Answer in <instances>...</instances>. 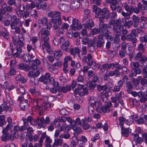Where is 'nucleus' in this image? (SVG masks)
<instances>
[{"mask_svg": "<svg viewBox=\"0 0 147 147\" xmlns=\"http://www.w3.org/2000/svg\"><path fill=\"white\" fill-rule=\"evenodd\" d=\"M49 17L51 18V21L53 24V27L54 30H56L59 28V26L61 24L60 12L59 11H50L48 13Z\"/></svg>", "mask_w": 147, "mask_h": 147, "instance_id": "f257e3e1", "label": "nucleus"}, {"mask_svg": "<svg viewBox=\"0 0 147 147\" xmlns=\"http://www.w3.org/2000/svg\"><path fill=\"white\" fill-rule=\"evenodd\" d=\"M8 16V18L11 19V22L10 24V27L12 30H14L15 33L17 34H20L21 30L19 27L22 26L21 22H20V19L18 18L15 15H11L7 13Z\"/></svg>", "mask_w": 147, "mask_h": 147, "instance_id": "f03ea898", "label": "nucleus"}, {"mask_svg": "<svg viewBox=\"0 0 147 147\" xmlns=\"http://www.w3.org/2000/svg\"><path fill=\"white\" fill-rule=\"evenodd\" d=\"M123 6L125 8V10L130 13L132 14L133 12H134L136 14L138 13L141 10L140 7V5L139 4L138 5V7L134 8L133 6H130L126 2L123 4Z\"/></svg>", "mask_w": 147, "mask_h": 147, "instance_id": "7ed1b4c3", "label": "nucleus"}, {"mask_svg": "<svg viewBox=\"0 0 147 147\" xmlns=\"http://www.w3.org/2000/svg\"><path fill=\"white\" fill-rule=\"evenodd\" d=\"M82 22L85 28L88 29H91L94 26L93 20L88 16H84L83 17Z\"/></svg>", "mask_w": 147, "mask_h": 147, "instance_id": "20e7f679", "label": "nucleus"}, {"mask_svg": "<svg viewBox=\"0 0 147 147\" xmlns=\"http://www.w3.org/2000/svg\"><path fill=\"white\" fill-rule=\"evenodd\" d=\"M48 19L45 17L43 16L40 18L38 21V26L40 28L46 26V28H51L52 25L50 23H48Z\"/></svg>", "mask_w": 147, "mask_h": 147, "instance_id": "39448f33", "label": "nucleus"}, {"mask_svg": "<svg viewBox=\"0 0 147 147\" xmlns=\"http://www.w3.org/2000/svg\"><path fill=\"white\" fill-rule=\"evenodd\" d=\"M51 28L47 29L45 28H42L40 31L38 36L40 38L44 39V38L49 37L50 35Z\"/></svg>", "mask_w": 147, "mask_h": 147, "instance_id": "423d86ee", "label": "nucleus"}, {"mask_svg": "<svg viewBox=\"0 0 147 147\" xmlns=\"http://www.w3.org/2000/svg\"><path fill=\"white\" fill-rule=\"evenodd\" d=\"M70 26L71 29L74 30H80L82 27V25L80 23L79 20L74 18L72 20V24Z\"/></svg>", "mask_w": 147, "mask_h": 147, "instance_id": "0eeeda50", "label": "nucleus"}, {"mask_svg": "<svg viewBox=\"0 0 147 147\" xmlns=\"http://www.w3.org/2000/svg\"><path fill=\"white\" fill-rule=\"evenodd\" d=\"M135 120L137 123L138 124H143L145 125H147V114H141L139 119L136 116L135 117Z\"/></svg>", "mask_w": 147, "mask_h": 147, "instance_id": "6e6552de", "label": "nucleus"}, {"mask_svg": "<svg viewBox=\"0 0 147 147\" xmlns=\"http://www.w3.org/2000/svg\"><path fill=\"white\" fill-rule=\"evenodd\" d=\"M115 21V26L113 27V30L114 31V32H116L117 35L119 36L120 35V33L117 30L118 29L123 26V25L121 24V20L120 19H117Z\"/></svg>", "mask_w": 147, "mask_h": 147, "instance_id": "1a4fd4ad", "label": "nucleus"}, {"mask_svg": "<svg viewBox=\"0 0 147 147\" xmlns=\"http://www.w3.org/2000/svg\"><path fill=\"white\" fill-rule=\"evenodd\" d=\"M3 110L9 111L10 112L12 111L11 107L7 105V102L5 101H4L3 103L0 106V113H1Z\"/></svg>", "mask_w": 147, "mask_h": 147, "instance_id": "9d476101", "label": "nucleus"}, {"mask_svg": "<svg viewBox=\"0 0 147 147\" xmlns=\"http://www.w3.org/2000/svg\"><path fill=\"white\" fill-rule=\"evenodd\" d=\"M49 40V37L44 38L43 40L44 42L42 45V49L43 50H47L51 49V47L48 41Z\"/></svg>", "mask_w": 147, "mask_h": 147, "instance_id": "9b49d317", "label": "nucleus"}, {"mask_svg": "<svg viewBox=\"0 0 147 147\" xmlns=\"http://www.w3.org/2000/svg\"><path fill=\"white\" fill-rule=\"evenodd\" d=\"M70 46L69 42L68 40H66L62 44L61 47V50L65 52H69V49Z\"/></svg>", "mask_w": 147, "mask_h": 147, "instance_id": "f8f14e48", "label": "nucleus"}, {"mask_svg": "<svg viewBox=\"0 0 147 147\" xmlns=\"http://www.w3.org/2000/svg\"><path fill=\"white\" fill-rule=\"evenodd\" d=\"M50 77V74L49 73H47L45 75H42L39 78V80L40 82H42L44 84H47L49 78Z\"/></svg>", "mask_w": 147, "mask_h": 147, "instance_id": "ddd939ff", "label": "nucleus"}, {"mask_svg": "<svg viewBox=\"0 0 147 147\" xmlns=\"http://www.w3.org/2000/svg\"><path fill=\"white\" fill-rule=\"evenodd\" d=\"M38 128L40 129L42 127L44 128L46 126L45 123V119L43 117H37Z\"/></svg>", "mask_w": 147, "mask_h": 147, "instance_id": "4468645a", "label": "nucleus"}, {"mask_svg": "<svg viewBox=\"0 0 147 147\" xmlns=\"http://www.w3.org/2000/svg\"><path fill=\"white\" fill-rule=\"evenodd\" d=\"M140 102L141 103H144L147 101V89L146 92H141L139 96Z\"/></svg>", "mask_w": 147, "mask_h": 147, "instance_id": "2eb2a0df", "label": "nucleus"}, {"mask_svg": "<svg viewBox=\"0 0 147 147\" xmlns=\"http://www.w3.org/2000/svg\"><path fill=\"white\" fill-rule=\"evenodd\" d=\"M82 57V58L81 59H82L83 62L88 64L92 61V55L90 53H88L86 56H83V57Z\"/></svg>", "mask_w": 147, "mask_h": 147, "instance_id": "dca6fc26", "label": "nucleus"}, {"mask_svg": "<svg viewBox=\"0 0 147 147\" xmlns=\"http://www.w3.org/2000/svg\"><path fill=\"white\" fill-rule=\"evenodd\" d=\"M24 40L18 39L17 41L16 39L14 37H13V42L15 45H18V48H21L24 45L23 42Z\"/></svg>", "mask_w": 147, "mask_h": 147, "instance_id": "f3484780", "label": "nucleus"}, {"mask_svg": "<svg viewBox=\"0 0 147 147\" xmlns=\"http://www.w3.org/2000/svg\"><path fill=\"white\" fill-rule=\"evenodd\" d=\"M58 7L62 11L68 12L69 11L70 6L67 4L61 3L59 5Z\"/></svg>", "mask_w": 147, "mask_h": 147, "instance_id": "a211bd4d", "label": "nucleus"}, {"mask_svg": "<svg viewBox=\"0 0 147 147\" xmlns=\"http://www.w3.org/2000/svg\"><path fill=\"white\" fill-rule=\"evenodd\" d=\"M80 6V3L78 1H73L70 6V8L72 10L78 9Z\"/></svg>", "mask_w": 147, "mask_h": 147, "instance_id": "6ab92c4d", "label": "nucleus"}, {"mask_svg": "<svg viewBox=\"0 0 147 147\" xmlns=\"http://www.w3.org/2000/svg\"><path fill=\"white\" fill-rule=\"evenodd\" d=\"M47 5L45 2H39L36 3V8L39 9H42V10H45L46 9Z\"/></svg>", "mask_w": 147, "mask_h": 147, "instance_id": "aec40b11", "label": "nucleus"}, {"mask_svg": "<svg viewBox=\"0 0 147 147\" xmlns=\"http://www.w3.org/2000/svg\"><path fill=\"white\" fill-rule=\"evenodd\" d=\"M141 71L140 68L131 70V72L129 75L130 78H133L134 77L136 76L137 74H140Z\"/></svg>", "mask_w": 147, "mask_h": 147, "instance_id": "412c9836", "label": "nucleus"}, {"mask_svg": "<svg viewBox=\"0 0 147 147\" xmlns=\"http://www.w3.org/2000/svg\"><path fill=\"white\" fill-rule=\"evenodd\" d=\"M72 127L74 131V135L75 136H77L82 132L81 128L80 127H77L76 125H74Z\"/></svg>", "mask_w": 147, "mask_h": 147, "instance_id": "4be33fe9", "label": "nucleus"}, {"mask_svg": "<svg viewBox=\"0 0 147 147\" xmlns=\"http://www.w3.org/2000/svg\"><path fill=\"white\" fill-rule=\"evenodd\" d=\"M95 102L93 100H92L91 98L89 100V102L90 104H93V105H91L89 106L88 109V111L89 114L90 115H92L93 113L94 110V108L93 107L94 102Z\"/></svg>", "mask_w": 147, "mask_h": 147, "instance_id": "5701e85b", "label": "nucleus"}, {"mask_svg": "<svg viewBox=\"0 0 147 147\" xmlns=\"http://www.w3.org/2000/svg\"><path fill=\"white\" fill-rule=\"evenodd\" d=\"M68 51L71 54L74 56H75L76 54H78L80 53V49L78 47H75L74 48L70 47Z\"/></svg>", "mask_w": 147, "mask_h": 147, "instance_id": "b1692460", "label": "nucleus"}, {"mask_svg": "<svg viewBox=\"0 0 147 147\" xmlns=\"http://www.w3.org/2000/svg\"><path fill=\"white\" fill-rule=\"evenodd\" d=\"M134 88L133 84L130 82H127V84H125V90L128 93H130L131 92L132 89Z\"/></svg>", "mask_w": 147, "mask_h": 147, "instance_id": "393cba45", "label": "nucleus"}, {"mask_svg": "<svg viewBox=\"0 0 147 147\" xmlns=\"http://www.w3.org/2000/svg\"><path fill=\"white\" fill-rule=\"evenodd\" d=\"M98 39L97 46L98 47H101L105 43V41L103 39V35H100L98 37Z\"/></svg>", "mask_w": 147, "mask_h": 147, "instance_id": "a878e982", "label": "nucleus"}, {"mask_svg": "<svg viewBox=\"0 0 147 147\" xmlns=\"http://www.w3.org/2000/svg\"><path fill=\"white\" fill-rule=\"evenodd\" d=\"M132 138H134V140L132 139V141H136L137 142L140 144L142 142V139L141 138L139 137V134H131Z\"/></svg>", "mask_w": 147, "mask_h": 147, "instance_id": "bb28decb", "label": "nucleus"}, {"mask_svg": "<svg viewBox=\"0 0 147 147\" xmlns=\"http://www.w3.org/2000/svg\"><path fill=\"white\" fill-rule=\"evenodd\" d=\"M71 89V86L69 85L67 86L66 87L63 86H60L58 88L59 91L62 92L64 93H66L67 91H69Z\"/></svg>", "mask_w": 147, "mask_h": 147, "instance_id": "cd10ccee", "label": "nucleus"}, {"mask_svg": "<svg viewBox=\"0 0 147 147\" xmlns=\"http://www.w3.org/2000/svg\"><path fill=\"white\" fill-rule=\"evenodd\" d=\"M88 65L91 66L92 69L94 70L96 69V67L98 69H99L100 67V64L99 63H97L94 61H91L88 64Z\"/></svg>", "mask_w": 147, "mask_h": 147, "instance_id": "c85d7f7f", "label": "nucleus"}, {"mask_svg": "<svg viewBox=\"0 0 147 147\" xmlns=\"http://www.w3.org/2000/svg\"><path fill=\"white\" fill-rule=\"evenodd\" d=\"M99 26L100 33H104L105 34L107 33L108 31L105 26V24H99Z\"/></svg>", "mask_w": 147, "mask_h": 147, "instance_id": "c756f323", "label": "nucleus"}, {"mask_svg": "<svg viewBox=\"0 0 147 147\" xmlns=\"http://www.w3.org/2000/svg\"><path fill=\"white\" fill-rule=\"evenodd\" d=\"M131 46L129 43H125L123 42L121 45V49L124 51H127V50L130 51V50Z\"/></svg>", "mask_w": 147, "mask_h": 147, "instance_id": "7c9ffc66", "label": "nucleus"}, {"mask_svg": "<svg viewBox=\"0 0 147 147\" xmlns=\"http://www.w3.org/2000/svg\"><path fill=\"white\" fill-rule=\"evenodd\" d=\"M20 0H8L7 2L8 4L9 5H13L17 7L18 5H20Z\"/></svg>", "mask_w": 147, "mask_h": 147, "instance_id": "2f4dec72", "label": "nucleus"}, {"mask_svg": "<svg viewBox=\"0 0 147 147\" xmlns=\"http://www.w3.org/2000/svg\"><path fill=\"white\" fill-rule=\"evenodd\" d=\"M126 40L131 41L133 43H135L137 42V39L131 34H128L126 36Z\"/></svg>", "mask_w": 147, "mask_h": 147, "instance_id": "473e14b6", "label": "nucleus"}, {"mask_svg": "<svg viewBox=\"0 0 147 147\" xmlns=\"http://www.w3.org/2000/svg\"><path fill=\"white\" fill-rule=\"evenodd\" d=\"M34 56L32 53H31L29 54H25L24 55L23 58L25 62H28L31 60V58H34Z\"/></svg>", "mask_w": 147, "mask_h": 147, "instance_id": "72a5a7b5", "label": "nucleus"}, {"mask_svg": "<svg viewBox=\"0 0 147 147\" xmlns=\"http://www.w3.org/2000/svg\"><path fill=\"white\" fill-rule=\"evenodd\" d=\"M16 79V81L20 82L22 84H24L27 80V79L24 78L20 74L17 76Z\"/></svg>", "mask_w": 147, "mask_h": 147, "instance_id": "f704fd0d", "label": "nucleus"}, {"mask_svg": "<svg viewBox=\"0 0 147 147\" xmlns=\"http://www.w3.org/2000/svg\"><path fill=\"white\" fill-rule=\"evenodd\" d=\"M40 73L38 71L34 72L32 70L30 71L28 74V76L30 78L38 76Z\"/></svg>", "mask_w": 147, "mask_h": 147, "instance_id": "c9c22d12", "label": "nucleus"}, {"mask_svg": "<svg viewBox=\"0 0 147 147\" xmlns=\"http://www.w3.org/2000/svg\"><path fill=\"white\" fill-rule=\"evenodd\" d=\"M119 99V98L117 96L116 94H115V96H113L111 97V102L113 103H114V107H117L119 105L118 102H117V100H118Z\"/></svg>", "mask_w": 147, "mask_h": 147, "instance_id": "e433bc0d", "label": "nucleus"}, {"mask_svg": "<svg viewBox=\"0 0 147 147\" xmlns=\"http://www.w3.org/2000/svg\"><path fill=\"white\" fill-rule=\"evenodd\" d=\"M94 45V42L92 40L90 43L89 42L88 43V49L90 52H93L95 51V47Z\"/></svg>", "mask_w": 147, "mask_h": 147, "instance_id": "4c0bfd02", "label": "nucleus"}, {"mask_svg": "<svg viewBox=\"0 0 147 147\" xmlns=\"http://www.w3.org/2000/svg\"><path fill=\"white\" fill-rule=\"evenodd\" d=\"M20 101V106L22 110H25L26 108H27L29 107V105L28 103L26 102L24 100Z\"/></svg>", "mask_w": 147, "mask_h": 147, "instance_id": "58836bf2", "label": "nucleus"}, {"mask_svg": "<svg viewBox=\"0 0 147 147\" xmlns=\"http://www.w3.org/2000/svg\"><path fill=\"white\" fill-rule=\"evenodd\" d=\"M45 142L46 147H51L52 145L54 144L52 143L51 139H50V137L48 136L46 137Z\"/></svg>", "mask_w": 147, "mask_h": 147, "instance_id": "ea45409f", "label": "nucleus"}, {"mask_svg": "<svg viewBox=\"0 0 147 147\" xmlns=\"http://www.w3.org/2000/svg\"><path fill=\"white\" fill-rule=\"evenodd\" d=\"M4 134L2 136V140L5 142L7 140H9L11 139L12 136L9 134L3 133Z\"/></svg>", "mask_w": 147, "mask_h": 147, "instance_id": "a19ab883", "label": "nucleus"}, {"mask_svg": "<svg viewBox=\"0 0 147 147\" xmlns=\"http://www.w3.org/2000/svg\"><path fill=\"white\" fill-rule=\"evenodd\" d=\"M140 63L138 62H132L130 64L131 70L136 69L139 68Z\"/></svg>", "mask_w": 147, "mask_h": 147, "instance_id": "79ce46f5", "label": "nucleus"}, {"mask_svg": "<svg viewBox=\"0 0 147 147\" xmlns=\"http://www.w3.org/2000/svg\"><path fill=\"white\" fill-rule=\"evenodd\" d=\"M62 54L63 52L60 50L55 51L54 52V56L57 59H59L62 56Z\"/></svg>", "mask_w": 147, "mask_h": 147, "instance_id": "37998d69", "label": "nucleus"}, {"mask_svg": "<svg viewBox=\"0 0 147 147\" xmlns=\"http://www.w3.org/2000/svg\"><path fill=\"white\" fill-rule=\"evenodd\" d=\"M133 24V22L132 20H129L127 21L126 20L124 22V26L128 28L129 29L132 26Z\"/></svg>", "mask_w": 147, "mask_h": 147, "instance_id": "c03bdc74", "label": "nucleus"}, {"mask_svg": "<svg viewBox=\"0 0 147 147\" xmlns=\"http://www.w3.org/2000/svg\"><path fill=\"white\" fill-rule=\"evenodd\" d=\"M33 104H34V105H36V108L37 109L40 110V111L39 112V114L40 115H42L43 113V112L42 111L43 110L41 109V107H39V105H38V101L36 100H35L34 101V102Z\"/></svg>", "mask_w": 147, "mask_h": 147, "instance_id": "a18cd8bd", "label": "nucleus"}, {"mask_svg": "<svg viewBox=\"0 0 147 147\" xmlns=\"http://www.w3.org/2000/svg\"><path fill=\"white\" fill-rule=\"evenodd\" d=\"M92 40V39L89 38L87 36H85V37L83 38L82 40V43L84 45H86L87 44L88 45L89 42L90 43Z\"/></svg>", "mask_w": 147, "mask_h": 147, "instance_id": "49530a36", "label": "nucleus"}, {"mask_svg": "<svg viewBox=\"0 0 147 147\" xmlns=\"http://www.w3.org/2000/svg\"><path fill=\"white\" fill-rule=\"evenodd\" d=\"M121 133L124 137H127L129 136V130L124 127H121Z\"/></svg>", "mask_w": 147, "mask_h": 147, "instance_id": "de8ad7c7", "label": "nucleus"}, {"mask_svg": "<svg viewBox=\"0 0 147 147\" xmlns=\"http://www.w3.org/2000/svg\"><path fill=\"white\" fill-rule=\"evenodd\" d=\"M104 95H102L101 97V100L105 103H106L108 101L107 97L109 96L108 93L105 92L104 93Z\"/></svg>", "mask_w": 147, "mask_h": 147, "instance_id": "09e8293b", "label": "nucleus"}, {"mask_svg": "<svg viewBox=\"0 0 147 147\" xmlns=\"http://www.w3.org/2000/svg\"><path fill=\"white\" fill-rule=\"evenodd\" d=\"M16 50L17 52L13 54V56L15 58H17L22 53V49L21 48H18V47H17Z\"/></svg>", "mask_w": 147, "mask_h": 147, "instance_id": "8fccbe9b", "label": "nucleus"}, {"mask_svg": "<svg viewBox=\"0 0 147 147\" xmlns=\"http://www.w3.org/2000/svg\"><path fill=\"white\" fill-rule=\"evenodd\" d=\"M129 101L132 105L134 106V105H139V103L138 100L135 98H129Z\"/></svg>", "mask_w": 147, "mask_h": 147, "instance_id": "3c124183", "label": "nucleus"}, {"mask_svg": "<svg viewBox=\"0 0 147 147\" xmlns=\"http://www.w3.org/2000/svg\"><path fill=\"white\" fill-rule=\"evenodd\" d=\"M97 88L98 91H100L102 90L103 91H106L108 88L105 85L101 86L100 84H98L97 86Z\"/></svg>", "mask_w": 147, "mask_h": 147, "instance_id": "603ef678", "label": "nucleus"}, {"mask_svg": "<svg viewBox=\"0 0 147 147\" xmlns=\"http://www.w3.org/2000/svg\"><path fill=\"white\" fill-rule=\"evenodd\" d=\"M5 93H6V97L7 100L9 102V104L11 105L13 104V100L11 99L10 96H9V92L8 91L6 90Z\"/></svg>", "mask_w": 147, "mask_h": 147, "instance_id": "864d4df0", "label": "nucleus"}, {"mask_svg": "<svg viewBox=\"0 0 147 147\" xmlns=\"http://www.w3.org/2000/svg\"><path fill=\"white\" fill-rule=\"evenodd\" d=\"M84 120L83 119L81 120L80 118L77 117L75 121V125H80L81 126L82 124L84 123Z\"/></svg>", "mask_w": 147, "mask_h": 147, "instance_id": "5fc2aeb1", "label": "nucleus"}, {"mask_svg": "<svg viewBox=\"0 0 147 147\" xmlns=\"http://www.w3.org/2000/svg\"><path fill=\"white\" fill-rule=\"evenodd\" d=\"M51 107V104L48 102H45L43 103L41 107L42 110L47 109L48 108Z\"/></svg>", "mask_w": 147, "mask_h": 147, "instance_id": "6e6d98bb", "label": "nucleus"}, {"mask_svg": "<svg viewBox=\"0 0 147 147\" xmlns=\"http://www.w3.org/2000/svg\"><path fill=\"white\" fill-rule=\"evenodd\" d=\"M133 115L130 116L128 117V118L125 120L126 123L128 125H130L132 124L133 122Z\"/></svg>", "mask_w": 147, "mask_h": 147, "instance_id": "4d7b16f0", "label": "nucleus"}, {"mask_svg": "<svg viewBox=\"0 0 147 147\" xmlns=\"http://www.w3.org/2000/svg\"><path fill=\"white\" fill-rule=\"evenodd\" d=\"M29 96L28 94H24L22 96H19L18 99V100L19 101H21L24 100H22L23 99L25 100L24 101H25L27 100V98H29Z\"/></svg>", "mask_w": 147, "mask_h": 147, "instance_id": "13d9d810", "label": "nucleus"}, {"mask_svg": "<svg viewBox=\"0 0 147 147\" xmlns=\"http://www.w3.org/2000/svg\"><path fill=\"white\" fill-rule=\"evenodd\" d=\"M131 14V13H130L129 12H125L124 11L121 12V15L124 17L126 20H128L130 18V15Z\"/></svg>", "mask_w": 147, "mask_h": 147, "instance_id": "bf43d9fd", "label": "nucleus"}, {"mask_svg": "<svg viewBox=\"0 0 147 147\" xmlns=\"http://www.w3.org/2000/svg\"><path fill=\"white\" fill-rule=\"evenodd\" d=\"M12 127V124H7L6 127L3 128L2 130V132L3 133H7L8 131L11 129Z\"/></svg>", "mask_w": 147, "mask_h": 147, "instance_id": "052dcab7", "label": "nucleus"}, {"mask_svg": "<svg viewBox=\"0 0 147 147\" xmlns=\"http://www.w3.org/2000/svg\"><path fill=\"white\" fill-rule=\"evenodd\" d=\"M140 62L142 67L144 65V63L147 61V58L145 55H143V56L138 61Z\"/></svg>", "mask_w": 147, "mask_h": 147, "instance_id": "680f3d73", "label": "nucleus"}, {"mask_svg": "<svg viewBox=\"0 0 147 147\" xmlns=\"http://www.w3.org/2000/svg\"><path fill=\"white\" fill-rule=\"evenodd\" d=\"M71 136L68 132H65L63 134L59 136L60 138H65L67 139L70 138Z\"/></svg>", "mask_w": 147, "mask_h": 147, "instance_id": "e2e57ef3", "label": "nucleus"}, {"mask_svg": "<svg viewBox=\"0 0 147 147\" xmlns=\"http://www.w3.org/2000/svg\"><path fill=\"white\" fill-rule=\"evenodd\" d=\"M82 53L80 54V56L79 55L80 58H82V57H83V56L85 55L87 53V48L86 46H82Z\"/></svg>", "mask_w": 147, "mask_h": 147, "instance_id": "0e129e2a", "label": "nucleus"}, {"mask_svg": "<svg viewBox=\"0 0 147 147\" xmlns=\"http://www.w3.org/2000/svg\"><path fill=\"white\" fill-rule=\"evenodd\" d=\"M27 48L28 52H31V53H32L33 55L35 53V49L32 48L31 45L28 44L27 46Z\"/></svg>", "mask_w": 147, "mask_h": 147, "instance_id": "69168bd1", "label": "nucleus"}, {"mask_svg": "<svg viewBox=\"0 0 147 147\" xmlns=\"http://www.w3.org/2000/svg\"><path fill=\"white\" fill-rule=\"evenodd\" d=\"M109 13V11L108 9L106 7H105L102 10V13L101 14V15L105 16L106 15L108 14Z\"/></svg>", "mask_w": 147, "mask_h": 147, "instance_id": "338daca9", "label": "nucleus"}, {"mask_svg": "<svg viewBox=\"0 0 147 147\" xmlns=\"http://www.w3.org/2000/svg\"><path fill=\"white\" fill-rule=\"evenodd\" d=\"M62 138L59 139L57 138L55 140V142L54 143L55 145L57 146H61L62 144Z\"/></svg>", "mask_w": 147, "mask_h": 147, "instance_id": "774afa93", "label": "nucleus"}]
</instances>
